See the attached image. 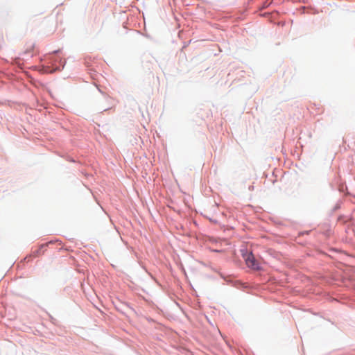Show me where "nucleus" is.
I'll return each mask as SVG.
<instances>
[{
  "label": "nucleus",
  "mask_w": 355,
  "mask_h": 355,
  "mask_svg": "<svg viewBox=\"0 0 355 355\" xmlns=\"http://www.w3.org/2000/svg\"><path fill=\"white\" fill-rule=\"evenodd\" d=\"M245 263L249 268L254 270H259L260 268L259 263L256 261L254 255L252 253H249L244 257Z\"/></svg>",
  "instance_id": "obj_1"
}]
</instances>
